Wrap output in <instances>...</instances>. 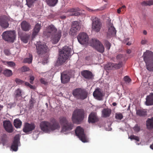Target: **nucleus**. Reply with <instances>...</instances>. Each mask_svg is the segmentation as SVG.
Wrapping results in <instances>:
<instances>
[{
  "label": "nucleus",
  "mask_w": 153,
  "mask_h": 153,
  "mask_svg": "<svg viewBox=\"0 0 153 153\" xmlns=\"http://www.w3.org/2000/svg\"><path fill=\"white\" fill-rule=\"evenodd\" d=\"M41 130L46 133H50L56 130H59L60 126L59 123L55 119H53L50 121H44L40 124Z\"/></svg>",
  "instance_id": "f257e3e1"
},
{
  "label": "nucleus",
  "mask_w": 153,
  "mask_h": 153,
  "mask_svg": "<svg viewBox=\"0 0 153 153\" xmlns=\"http://www.w3.org/2000/svg\"><path fill=\"white\" fill-rule=\"evenodd\" d=\"M46 35L51 37V41L53 44H56L59 41L61 36L62 32L61 30H58L53 25L48 26L46 30Z\"/></svg>",
  "instance_id": "f03ea898"
},
{
  "label": "nucleus",
  "mask_w": 153,
  "mask_h": 153,
  "mask_svg": "<svg viewBox=\"0 0 153 153\" xmlns=\"http://www.w3.org/2000/svg\"><path fill=\"white\" fill-rule=\"evenodd\" d=\"M71 52V48L68 46H65L63 47L62 49L59 51L57 63L60 65L63 64L68 59Z\"/></svg>",
  "instance_id": "7ed1b4c3"
},
{
  "label": "nucleus",
  "mask_w": 153,
  "mask_h": 153,
  "mask_svg": "<svg viewBox=\"0 0 153 153\" xmlns=\"http://www.w3.org/2000/svg\"><path fill=\"white\" fill-rule=\"evenodd\" d=\"M143 57L146 69L149 71H153V53L147 51L144 53Z\"/></svg>",
  "instance_id": "20e7f679"
},
{
  "label": "nucleus",
  "mask_w": 153,
  "mask_h": 153,
  "mask_svg": "<svg viewBox=\"0 0 153 153\" xmlns=\"http://www.w3.org/2000/svg\"><path fill=\"white\" fill-rule=\"evenodd\" d=\"M84 118V111L82 109H76L74 111L72 117L74 123H78L82 121Z\"/></svg>",
  "instance_id": "39448f33"
},
{
  "label": "nucleus",
  "mask_w": 153,
  "mask_h": 153,
  "mask_svg": "<svg viewBox=\"0 0 153 153\" xmlns=\"http://www.w3.org/2000/svg\"><path fill=\"white\" fill-rule=\"evenodd\" d=\"M36 46L37 53L40 56L43 54H47L49 51L50 50L46 45L40 42H37Z\"/></svg>",
  "instance_id": "423d86ee"
},
{
  "label": "nucleus",
  "mask_w": 153,
  "mask_h": 153,
  "mask_svg": "<svg viewBox=\"0 0 153 153\" xmlns=\"http://www.w3.org/2000/svg\"><path fill=\"white\" fill-rule=\"evenodd\" d=\"M91 19L92 21V30L96 33L100 32L102 27V24L100 19L94 16H92Z\"/></svg>",
  "instance_id": "0eeeda50"
},
{
  "label": "nucleus",
  "mask_w": 153,
  "mask_h": 153,
  "mask_svg": "<svg viewBox=\"0 0 153 153\" xmlns=\"http://www.w3.org/2000/svg\"><path fill=\"white\" fill-rule=\"evenodd\" d=\"M3 39L6 41L13 42L16 38V35L14 31H7L4 32L2 35Z\"/></svg>",
  "instance_id": "6e6552de"
},
{
  "label": "nucleus",
  "mask_w": 153,
  "mask_h": 153,
  "mask_svg": "<svg viewBox=\"0 0 153 153\" xmlns=\"http://www.w3.org/2000/svg\"><path fill=\"white\" fill-rule=\"evenodd\" d=\"M90 44L91 46L95 48L99 52L101 53L104 52V47L98 40L96 39H92L90 41Z\"/></svg>",
  "instance_id": "1a4fd4ad"
},
{
  "label": "nucleus",
  "mask_w": 153,
  "mask_h": 153,
  "mask_svg": "<svg viewBox=\"0 0 153 153\" xmlns=\"http://www.w3.org/2000/svg\"><path fill=\"white\" fill-rule=\"evenodd\" d=\"M75 134L79 139L83 142H87L86 136L84 133V129L80 126L77 127L75 131Z\"/></svg>",
  "instance_id": "9d476101"
},
{
  "label": "nucleus",
  "mask_w": 153,
  "mask_h": 153,
  "mask_svg": "<svg viewBox=\"0 0 153 153\" xmlns=\"http://www.w3.org/2000/svg\"><path fill=\"white\" fill-rule=\"evenodd\" d=\"M77 38L79 42L82 45L86 44L88 42V37L85 33L82 32L79 33Z\"/></svg>",
  "instance_id": "9b49d317"
},
{
  "label": "nucleus",
  "mask_w": 153,
  "mask_h": 153,
  "mask_svg": "<svg viewBox=\"0 0 153 153\" xmlns=\"http://www.w3.org/2000/svg\"><path fill=\"white\" fill-rule=\"evenodd\" d=\"M116 30L113 25L110 24L108 27V30L107 32V38L108 39L114 36L116 34Z\"/></svg>",
  "instance_id": "f8f14e48"
},
{
  "label": "nucleus",
  "mask_w": 153,
  "mask_h": 153,
  "mask_svg": "<svg viewBox=\"0 0 153 153\" xmlns=\"http://www.w3.org/2000/svg\"><path fill=\"white\" fill-rule=\"evenodd\" d=\"M35 125L33 123H26L25 124L23 130L26 133L31 132L35 129Z\"/></svg>",
  "instance_id": "ddd939ff"
},
{
  "label": "nucleus",
  "mask_w": 153,
  "mask_h": 153,
  "mask_svg": "<svg viewBox=\"0 0 153 153\" xmlns=\"http://www.w3.org/2000/svg\"><path fill=\"white\" fill-rule=\"evenodd\" d=\"M73 96H87V93L84 89L78 88L73 90Z\"/></svg>",
  "instance_id": "4468645a"
},
{
  "label": "nucleus",
  "mask_w": 153,
  "mask_h": 153,
  "mask_svg": "<svg viewBox=\"0 0 153 153\" xmlns=\"http://www.w3.org/2000/svg\"><path fill=\"white\" fill-rule=\"evenodd\" d=\"M41 28V23H36L33 29L32 37L33 39L35 38L36 36L38 35Z\"/></svg>",
  "instance_id": "2eb2a0df"
},
{
  "label": "nucleus",
  "mask_w": 153,
  "mask_h": 153,
  "mask_svg": "<svg viewBox=\"0 0 153 153\" xmlns=\"http://www.w3.org/2000/svg\"><path fill=\"white\" fill-rule=\"evenodd\" d=\"M3 126L5 130L8 132L12 133L13 132L12 126L10 121H4Z\"/></svg>",
  "instance_id": "dca6fc26"
},
{
  "label": "nucleus",
  "mask_w": 153,
  "mask_h": 153,
  "mask_svg": "<svg viewBox=\"0 0 153 153\" xmlns=\"http://www.w3.org/2000/svg\"><path fill=\"white\" fill-rule=\"evenodd\" d=\"M98 120L99 118L96 113L92 112L89 115L88 121L89 123H95L98 122Z\"/></svg>",
  "instance_id": "f3484780"
},
{
  "label": "nucleus",
  "mask_w": 153,
  "mask_h": 153,
  "mask_svg": "<svg viewBox=\"0 0 153 153\" xmlns=\"http://www.w3.org/2000/svg\"><path fill=\"white\" fill-rule=\"evenodd\" d=\"M19 138L18 136H16L14 138V140L11 146V148L13 151H16L18 150V143Z\"/></svg>",
  "instance_id": "a211bd4d"
},
{
  "label": "nucleus",
  "mask_w": 153,
  "mask_h": 153,
  "mask_svg": "<svg viewBox=\"0 0 153 153\" xmlns=\"http://www.w3.org/2000/svg\"><path fill=\"white\" fill-rule=\"evenodd\" d=\"M70 75L69 74L64 72L61 74V79L63 83H66L68 82L70 79Z\"/></svg>",
  "instance_id": "6ab92c4d"
},
{
  "label": "nucleus",
  "mask_w": 153,
  "mask_h": 153,
  "mask_svg": "<svg viewBox=\"0 0 153 153\" xmlns=\"http://www.w3.org/2000/svg\"><path fill=\"white\" fill-rule=\"evenodd\" d=\"M21 25L22 30L25 31H28L31 27L30 24L26 21H23L21 23Z\"/></svg>",
  "instance_id": "aec40b11"
},
{
  "label": "nucleus",
  "mask_w": 153,
  "mask_h": 153,
  "mask_svg": "<svg viewBox=\"0 0 153 153\" xmlns=\"http://www.w3.org/2000/svg\"><path fill=\"white\" fill-rule=\"evenodd\" d=\"M74 127V124L71 122H68L62 126V132H64L71 130Z\"/></svg>",
  "instance_id": "412c9836"
},
{
  "label": "nucleus",
  "mask_w": 153,
  "mask_h": 153,
  "mask_svg": "<svg viewBox=\"0 0 153 153\" xmlns=\"http://www.w3.org/2000/svg\"><path fill=\"white\" fill-rule=\"evenodd\" d=\"M9 24L7 19L5 17H0V26L2 27L6 28L9 26Z\"/></svg>",
  "instance_id": "4be33fe9"
},
{
  "label": "nucleus",
  "mask_w": 153,
  "mask_h": 153,
  "mask_svg": "<svg viewBox=\"0 0 153 153\" xmlns=\"http://www.w3.org/2000/svg\"><path fill=\"white\" fill-rule=\"evenodd\" d=\"M81 74L84 78L88 79H91L93 77L92 72L88 70H84L82 71Z\"/></svg>",
  "instance_id": "5701e85b"
},
{
  "label": "nucleus",
  "mask_w": 153,
  "mask_h": 153,
  "mask_svg": "<svg viewBox=\"0 0 153 153\" xmlns=\"http://www.w3.org/2000/svg\"><path fill=\"white\" fill-rule=\"evenodd\" d=\"M79 10V8H72L68 9L67 11V12L70 13L69 15L71 16H78L79 15V13L77 11Z\"/></svg>",
  "instance_id": "b1692460"
},
{
  "label": "nucleus",
  "mask_w": 153,
  "mask_h": 153,
  "mask_svg": "<svg viewBox=\"0 0 153 153\" xmlns=\"http://www.w3.org/2000/svg\"><path fill=\"white\" fill-rule=\"evenodd\" d=\"M146 126L147 128L149 129L153 128V117L147 119L146 121Z\"/></svg>",
  "instance_id": "393cba45"
},
{
  "label": "nucleus",
  "mask_w": 153,
  "mask_h": 153,
  "mask_svg": "<svg viewBox=\"0 0 153 153\" xmlns=\"http://www.w3.org/2000/svg\"><path fill=\"white\" fill-rule=\"evenodd\" d=\"M71 27L79 30L81 28V25L79 22L77 21H74L72 24Z\"/></svg>",
  "instance_id": "a878e982"
},
{
  "label": "nucleus",
  "mask_w": 153,
  "mask_h": 153,
  "mask_svg": "<svg viewBox=\"0 0 153 153\" xmlns=\"http://www.w3.org/2000/svg\"><path fill=\"white\" fill-rule=\"evenodd\" d=\"M111 110L110 109H104L102 111V114L103 117H109L111 114Z\"/></svg>",
  "instance_id": "bb28decb"
},
{
  "label": "nucleus",
  "mask_w": 153,
  "mask_h": 153,
  "mask_svg": "<svg viewBox=\"0 0 153 153\" xmlns=\"http://www.w3.org/2000/svg\"><path fill=\"white\" fill-rule=\"evenodd\" d=\"M145 104L147 105H153V96H147Z\"/></svg>",
  "instance_id": "cd10ccee"
},
{
  "label": "nucleus",
  "mask_w": 153,
  "mask_h": 153,
  "mask_svg": "<svg viewBox=\"0 0 153 153\" xmlns=\"http://www.w3.org/2000/svg\"><path fill=\"white\" fill-rule=\"evenodd\" d=\"M14 125L16 128H20L22 124V121L19 119L17 118L14 120Z\"/></svg>",
  "instance_id": "c85d7f7f"
},
{
  "label": "nucleus",
  "mask_w": 153,
  "mask_h": 153,
  "mask_svg": "<svg viewBox=\"0 0 153 153\" xmlns=\"http://www.w3.org/2000/svg\"><path fill=\"white\" fill-rule=\"evenodd\" d=\"M136 114L140 116H143L146 115L147 111L145 110L140 109L136 110Z\"/></svg>",
  "instance_id": "c756f323"
},
{
  "label": "nucleus",
  "mask_w": 153,
  "mask_h": 153,
  "mask_svg": "<svg viewBox=\"0 0 153 153\" xmlns=\"http://www.w3.org/2000/svg\"><path fill=\"white\" fill-rule=\"evenodd\" d=\"M59 121L60 124L62 126L68 122L66 117H60L59 118Z\"/></svg>",
  "instance_id": "7c9ffc66"
},
{
  "label": "nucleus",
  "mask_w": 153,
  "mask_h": 153,
  "mask_svg": "<svg viewBox=\"0 0 153 153\" xmlns=\"http://www.w3.org/2000/svg\"><path fill=\"white\" fill-rule=\"evenodd\" d=\"M46 1L50 6H54L57 3L58 0H45Z\"/></svg>",
  "instance_id": "2f4dec72"
},
{
  "label": "nucleus",
  "mask_w": 153,
  "mask_h": 153,
  "mask_svg": "<svg viewBox=\"0 0 153 153\" xmlns=\"http://www.w3.org/2000/svg\"><path fill=\"white\" fill-rule=\"evenodd\" d=\"M102 93L101 89L99 88H97L94 92L93 96H102Z\"/></svg>",
  "instance_id": "473e14b6"
},
{
  "label": "nucleus",
  "mask_w": 153,
  "mask_h": 153,
  "mask_svg": "<svg viewBox=\"0 0 153 153\" xmlns=\"http://www.w3.org/2000/svg\"><path fill=\"white\" fill-rule=\"evenodd\" d=\"M3 74L5 76L9 77L12 75L13 73L11 70L8 69H6L4 71Z\"/></svg>",
  "instance_id": "72a5a7b5"
},
{
  "label": "nucleus",
  "mask_w": 153,
  "mask_h": 153,
  "mask_svg": "<svg viewBox=\"0 0 153 153\" xmlns=\"http://www.w3.org/2000/svg\"><path fill=\"white\" fill-rule=\"evenodd\" d=\"M29 58H26L24 59V63H30L32 60L33 56L32 54H29Z\"/></svg>",
  "instance_id": "f704fd0d"
},
{
  "label": "nucleus",
  "mask_w": 153,
  "mask_h": 153,
  "mask_svg": "<svg viewBox=\"0 0 153 153\" xmlns=\"http://www.w3.org/2000/svg\"><path fill=\"white\" fill-rule=\"evenodd\" d=\"M141 4L143 6H150L153 5V0H150L149 1H145L141 3Z\"/></svg>",
  "instance_id": "c9c22d12"
},
{
  "label": "nucleus",
  "mask_w": 153,
  "mask_h": 153,
  "mask_svg": "<svg viewBox=\"0 0 153 153\" xmlns=\"http://www.w3.org/2000/svg\"><path fill=\"white\" fill-rule=\"evenodd\" d=\"M79 31V30H76V29L71 27L69 31V33L71 35L74 36H75L76 35L77 32Z\"/></svg>",
  "instance_id": "e433bc0d"
},
{
  "label": "nucleus",
  "mask_w": 153,
  "mask_h": 153,
  "mask_svg": "<svg viewBox=\"0 0 153 153\" xmlns=\"http://www.w3.org/2000/svg\"><path fill=\"white\" fill-rule=\"evenodd\" d=\"M114 64L111 63H107L105 66V68L107 70H111L114 68Z\"/></svg>",
  "instance_id": "4c0bfd02"
},
{
  "label": "nucleus",
  "mask_w": 153,
  "mask_h": 153,
  "mask_svg": "<svg viewBox=\"0 0 153 153\" xmlns=\"http://www.w3.org/2000/svg\"><path fill=\"white\" fill-rule=\"evenodd\" d=\"M29 36L27 35L23 36L21 37V40L25 43H27L28 42Z\"/></svg>",
  "instance_id": "58836bf2"
},
{
  "label": "nucleus",
  "mask_w": 153,
  "mask_h": 153,
  "mask_svg": "<svg viewBox=\"0 0 153 153\" xmlns=\"http://www.w3.org/2000/svg\"><path fill=\"white\" fill-rule=\"evenodd\" d=\"M36 102V101L34 100V99H33L32 97H31V99L29 101V105H30V108H32L33 106V105Z\"/></svg>",
  "instance_id": "ea45409f"
},
{
  "label": "nucleus",
  "mask_w": 153,
  "mask_h": 153,
  "mask_svg": "<svg viewBox=\"0 0 153 153\" xmlns=\"http://www.w3.org/2000/svg\"><path fill=\"white\" fill-rule=\"evenodd\" d=\"M116 59L120 62H122L124 59V57L123 55L121 54H118L116 56Z\"/></svg>",
  "instance_id": "a19ab883"
},
{
  "label": "nucleus",
  "mask_w": 153,
  "mask_h": 153,
  "mask_svg": "<svg viewBox=\"0 0 153 153\" xmlns=\"http://www.w3.org/2000/svg\"><path fill=\"white\" fill-rule=\"evenodd\" d=\"M115 117L117 120H121L123 118V116L121 113H116L115 114Z\"/></svg>",
  "instance_id": "79ce46f5"
},
{
  "label": "nucleus",
  "mask_w": 153,
  "mask_h": 153,
  "mask_svg": "<svg viewBox=\"0 0 153 153\" xmlns=\"http://www.w3.org/2000/svg\"><path fill=\"white\" fill-rule=\"evenodd\" d=\"M134 131L136 132H138L140 130V126L138 124H136L133 128Z\"/></svg>",
  "instance_id": "37998d69"
},
{
  "label": "nucleus",
  "mask_w": 153,
  "mask_h": 153,
  "mask_svg": "<svg viewBox=\"0 0 153 153\" xmlns=\"http://www.w3.org/2000/svg\"><path fill=\"white\" fill-rule=\"evenodd\" d=\"M122 62H119L118 64H114V68L115 69H119L122 66Z\"/></svg>",
  "instance_id": "c03bdc74"
},
{
  "label": "nucleus",
  "mask_w": 153,
  "mask_h": 153,
  "mask_svg": "<svg viewBox=\"0 0 153 153\" xmlns=\"http://www.w3.org/2000/svg\"><path fill=\"white\" fill-rule=\"evenodd\" d=\"M40 81L42 84L44 85H45L47 86L48 85V82L44 78H41L40 79Z\"/></svg>",
  "instance_id": "a18cd8bd"
},
{
  "label": "nucleus",
  "mask_w": 153,
  "mask_h": 153,
  "mask_svg": "<svg viewBox=\"0 0 153 153\" xmlns=\"http://www.w3.org/2000/svg\"><path fill=\"white\" fill-rule=\"evenodd\" d=\"M30 69L28 67L26 66H23L21 68L20 70L22 72H25V71H28Z\"/></svg>",
  "instance_id": "49530a36"
},
{
  "label": "nucleus",
  "mask_w": 153,
  "mask_h": 153,
  "mask_svg": "<svg viewBox=\"0 0 153 153\" xmlns=\"http://www.w3.org/2000/svg\"><path fill=\"white\" fill-rule=\"evenodd\" d=\"M7 64L8 66L10 67H13L15 65V63L12 61H6L5 62Z\"/></svg>",
  "instance_id": "de8ad7c7"
},
{
  "label": "nucleus",
  "mask_w": 153,
  "mask_h": 153,
  "mask_svg": "<svg viewBox=\"0 0 153 153\" xmlns=\"http://www.w3.org/2000/svg\"><path fill=\"white\" fill-rule=\"evenodd\" d=\"M15 81L17 84L19 85H22L24 83V81L18 78H16Z\"/></svg>",
  "instance_id": "09e8293b"
},
{
  "label": "nucleus",
  "mask_w": 153,
  "mask_h": 153,
  "mask_svg": "<svg viewBox=\"0 0 153 153\" xmlns=\"http://www.w3.org/2000/svg\"><path fill=\"white\" fill-rule=\"evenodd\" d=\"M105 44L106 49L108 50H109L111 46V44L107 40H106L105 42Z\"/></svg>",
  "instance_id": "8fccbe9b"
},
{
  "label": "nucleus",
  "mask_w": 153,
  "mask_h": 153,
  "mask_svg": "<svg viewBox=\"0 0 153 153\" xmlns=\"http://www.w3.org/2000/svg\"><path fill=\"white\" fill-rule=\"evenodd\" d=\"M129 138L131 140H135L138 141H139V137L137 136H135L134 135H132L130 136L129 137Z\"/></svg>",
  "instance_id": "3c124183"
},
{
  "label": "nucleus",
  "mask_w": 153,
  "mask_h": 153,
  "mask_svg": "<svg viewBox=\"0 0 153 153\" xmlns=\"http://www.w3.org/2000/svg\"><path fill=\"white\" fill-rule=\"evenodd\" d=\"M15 94L16 96H21L22 94V90L19 88L18 89L15 91Z\"/></svg>",
  "instance_id": "603ef678"
},
{
  "label": "nucleus",
  "mask_w": 153,
  "mask_h": 153,
  "mask_svg": "<svg viewBox=\"0 0 153 153\" xmlns=\"http://www.w3.org/2000/svg\"><path fill=\"white\" fill-rule=\"evenodd\" d=\"M124 80L126 82L128 83L131 81V79L128 76H125L124 78Z\"/></svg>",
  "instance_id": "864d4df0"
},
{
  "label": "nucleus",
  "mask_w": 153,
  "mask_h": 153,
  "mask_svg": "<svg viewBox=\"0 0 153 153\" xmlns=\"http://www.w3.org/2000/svg\"><path fill=\"white\" fill-rule=\"evenodd\" d=\"M30 82L31 84L33 83V81L34 79V77L33 76H29Z\"/></svg>",
  "instance_id": "5fc2aeb1"
},
{
  "label": "nucleus",
  "mask_w": 153,
  "mask_h": 153,
  "mask_svg": "<svg viewBox=\"0 0 153 153\" xmlns=\"http://www.w3.org/2000/svg\"><path fill=\"white\" fill-rule=\"evenodd\" d=\"M4 52L7 56H9L10 54L9 51L8 49H5L4 51Z\"/></svg>",
  "instance_id": "6e6d98bb"
},
{
  "label": "nucleus",
  "mask_w": 153,
  "mask_h": 153,
  "mask_svg": "<svg viewBox=\"0 0 153 153\" xmlns=\"http://www.w3.org/2000/svg\"><path fill=\"white\" fill-rule=\"evenodd\" d=\"M94 98L98 100H102V96H94Z\"/></svg>",
  "instance_id": "4d7b16f0"
},
{
  "label": "nucleus",
  "mask_w": 153,
  "mask_h": 153,
  "mask_svg": "<svg viewBox=\"0 0 153 153\" xmlns=\"http://www.w3.org/2000/svg\"><path fill=\"white\" fill-rule=\"evenodd\" d=\"M147 42L146 40L145 39L142 40L141 41V44L142 45H144L146 44Z\"/></svg>",
  "instance_id": "13d9d810"
},
{
  "label": "nucleus",
  "mask_w": 153,
  "mask_h": 153,
  "mask_svg": "<svg viewBox=\"0 0 153 153\" xmlns=\"http://www.w3.org/2000/svg\"><path fill=\"white\" fill-rule=\"evenodd\" d=\"M30 88L33 89H35V86H34L30 84V85L28 87Z\"/></svg>",
  "instance_id": "bf43d9fd"
},
{
  "label": "nucleus",
  "mask_w": 153,
  "mask_h": 153,
  "mask_svg": "<svg viewBox=\"0 0 153 153\" xmlns=\"http://www.w3.org/2000/svg\"><path fill=\"white\" fill-rule=\"evenodd\" d=\"M24 83L26 86H27L28 87H29L30 84L29 83L27 82H24Z\"/></svg>",
  "instance_id": "052dcab7"
},
{
  "label": "nucleus",
  "mask_w": 153,
  "mask_h": 153,
  "mask_svg": "<svg viewBox=\"0 0 153 153\" xmlns=\"http://www.w3.org/2000/svg\"><path fill=\"white\" fill-rule=\"evenodd\" d=\"M121 9L120 8H119L117 10V13H120L121 12Z\"/></svg>",
  "instance_id": "680f3d73"
},
{
  "label": "nucleus",
  "mask_w": 153,
  "mask_h": 153,
  "mask_svg": "<svg viewBox=\"0 0 153 153\" xmlns=\"http://www.w3.org/2000/svg\"><path fill=\"white\" fill-rule=\"evenodd\" d=\"M150 147L151 149L153 150V143L150 145Z\"/></svg>",
  "instance_id": "e2e57ef3"
},
{
  "label": "nucleus",
  "mask_w": 153,
  "mask_h": 153,
  "mask_svg": "<svg viewBox=\"0 0 153 153\" xmlns=\"http://www.w3.org/2000/svg\"><path fill=\"white\" fill-rule=\"evenodd\" d=\"M126 8V6L125 5H123V6H122L121 7H120V8L121 9H125Z\"/></svg>",
  "instance_id": "0e129e2a"
},
{
  "label": "nucleus",
  "mask_w": 153,
  "mask_h": 153,
  "mask_svg": "<svg viewBox=\"0 0 153 153\" xmlns=\"http://www.w3.org/2000/svg\"><path fill=\"white\" fill-rule=\"evenodd\" d=\"M147 31L146 30H144L143 31V33L144 35H146L147 34Z\"/></svg>",
  "instance_id": "69168bd1"
},
{
  "label": "nucleus",
  "mask_w": 153,
  "mask_h": 153,
  "mask_svg": "<svg viewBox=\"0 0 153 153\" xmlns=\"http://www.w3.org/2000/svg\"><path fill=\"white\" fill-rule=\"evenodd\" d=\"M61 18H62V19H65L66 18V16H61Z\"/></svg>",
  "instance_id": "338daca9"
},
{
  "label": "nucleus",
  "mask_w": 153,
  "mask_h": 153,
  "mask_svg": "<svg viewBox=\"0 0 153 153\" xmlns=\"http://www.w3.org/2000/svg\"><path fill=\"white\" fill-rule=\"evenodd\" d=\"M131 51L130 50H128L127 51V52L128 53H131Z\"/></svg>",
  "instance_id": "774afa93"
}]
</instances>
